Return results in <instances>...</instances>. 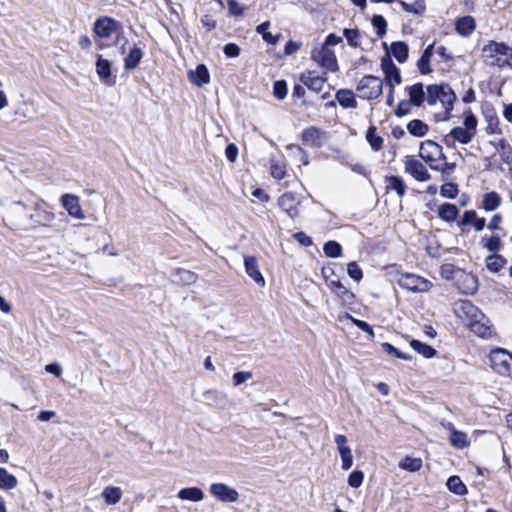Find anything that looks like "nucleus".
<instances>
[{
    "label": "nucleus",
    "mask_w": 512,
    "mask_h": 512,
    "mask_svg": "<svg viewBox=\"0 0 512 512\" xmlns=\"http://www.w3.org/2000/svg\"><path fill=\"white\" fill-rule=\"evenodd\" d=\"M336 100L339 105L344 109H355L357 108V101L355 99V94L350 89H340L336 92L335 95Z\"/></svg>",
    "instance_id": "26"
},
{
    "label": "nucleus",
    "mask_w": 512,
    "mask_h": 512,
    "mask_svg": "<svg viewBox=\"0 0 512 512\" xmlns=\"http://www.w3.org/2000/svg\"><path fill=\"white\" fill-rule=\"evenodd\" d=\"M324 140V132L315 126H310L302 132V141L307 146L314 148L321 147Z\"/></svg>",
    "instance_id": "19"
},
{
    "label": "nucleus",
    "mask_w": 512,
    "mask_h": 512,
    "mask_svg": "<svg viewBox=\"0 0 512 512\" xmlns=\"http://www.w3.org/2000/svg\"><path fill=\"white\" fill-rule=\"evenodd\" d=\"M475 28L476 22L472 16L467 15L456 20L455 30L461 36L467 37L471 35Z\"/></svg>",
    "instance_id": "25"
},
{
    "label": "nucleus",
    "mask_w": 512,
    "mask_h": 512,
    "mask_svg": "<svg viewBox=\"0 0 512 512\" xmlns=\"http://www.w3.org/2000/svg\"><path fill=\"white\" fill-rule=\"evenodd\" d=\"M122 25L110 17H102L94 23V32L101 39H109L116 34Z\"/></svg>",
    "instance_id": "12"
},
{
    "label": "nucleus",
    "mask_w": 512,
    "mask_h": 512,
    "mask_svg": "<svg viewBox=\"0 0 512 512\" xmlns=\"http://www.w3.org/2000/svg\"><path fill=\"white\" fill-rule=\"evenodd\" d=\"M382 349L385 353L392 355L396 358L403 359V360H410L411 356L401 353L397 348H395L393 345H391L388 342L382 343Z\"/></svg>",
    "instance_id": "54"
},
{
    "label": "nucleus",
    "mask_w": 512,
    "mask_h": 512,
    "mask_svg": "<svg viewBox=\"0 0 512 512\" xmlns=\"http://www.w3.org/2000/svg\"><path fill=\"white\" fill-rule=\"evenodd\" d=\"M286 174L285 166L279 163H272L271 164V175L278 180H281L284 178Z\"/></svg>",
    "instance_id": "61"
},
{
    "label": "nucleus",
    "mask_w": 512,
    "mask_h": 512,
    "mask_svg": "<svg viewBox=\"0 0 512 512\" xmlns=\"http://www.w3.org/2000/svg\"><path fill=\"white\" fill-rule=\"evenodd\" d=\"M300 80L310 90L320 92L322 91L327 79L325 76H320L314 71H307L301 75Z\"/></svg>",
    "instance_id": "21"
},
{
    "label": "nucleus",
    "mask_w": 512,
    "mask_h": 512,
    "mask_svg": "<svg viewBox=\"0 0 512 512\" xmlns=\"http://www.w3.org/2000/svg\"><path fill=\"white\" fill-rule=\"evenodd\" d=\"M412 103L409 100H401L395 110L397 117H403L410 113Z\"/></svg>",
    "instance_id": "60"
},
{
    "label": "nucleus",
    "mask_w": 512,
    "mask_h": 512,
    "mask_svg": "<svg viewBox=\"0 0 512 512\" xmlns=\"http://www.w3.org/2000/svg\"><path fill=\"white\" fill-rule=\"evenodd\" d=\"M456 95L453 90L445 84H433L427 87L426 102L433 106L441 103L446 112L453 108Z\"/></svg>",
    "instance_id": "4"
},
{
    "label": "nucleus",
    "mask_w": 512,
    "mask_h": 512,
    "mask_svg": "<svg viewBox=\"0 0 512 512\" xmlns=\"http://www.w3.org/2000/svg\"><path fill=\"white\" fill-rule=\"evenodd\" d=\"M177 497L183 501L200 502L204 499V492L198 487H187L179 490Z\"/></svg>",
    "instance_id": "32"
},
{
    "label": "nucleus",
    "mask_w": 512,
    "mask_h": 512,
    "mask_svg": "<svg viewBox=\"0 0 512 512\" xmlns=\"http://www.w3.org/2000/svg\"><path fill=\"white\" fill-rule=\"evenodd\" d=\"M481 244L490 252H497L501 247V239L498 235H492L490 237H482Z\"/></svg>",
    "instance_id": "48"
},
{
    "label": "nucleus",
    "mask_w": 512,
    "mask_h": 512,
    "mask_svg": "<svg viewBox=\"0 0 512 512\" xmlns=\"http://www.w3.org/2000/svg\"><path fill=\"white\" fill-rule=\"evenodd\" d=\"M454 312L477 336L481 338L492 336L493 329L490 320L471 301H458L455 303Z\"/></svg>",
    "instance_id": "1"
},
{
    "label": "nucleus",
    "mask_w": 512,
    "mask_h": 512,
    "mask_svg": "<svg viewBox=\"0 0 512 512\" xmlns=\"http://www.w3.org/2000/svg\"><path fill=\"white\" fill-rule=\"evenodd\" d=\"M446 486L450 492L456 495H464L467 493V488L465 484L458 476L449 477Z\"/></svg>",
    "instance_id": "42"
},
{
    "label": "nucleus",
    "mask_w": 512,
    "mask_h": 512,
    "mask_svg": "<svg viewBox=\"0 0 512 512\" xmlns=\"http://www.w3.org/2000/svg\"><path fill=\"white\" fill-rule=\"evenodd\" d=\"M30 219L36 224L49 226L54 220V214L49 211L43 201H41L40 203H36L35 213L30 215Z\"/></svg>",
    "instance_id": "22"
},
{
    "label": "nucleus",
    "mask_w": 512,
    "mask_h": 512,
    "mask_svg": "<svg viewBox=\"0 0 512 512\" xmlns=\"http://www.w3.org/2000/svg\"><path fill=\"white\" fill-rule=\"evenodd\" d=\"M229 13L233 16H242L244 13L243 7L236 0L227 1Z\"/></svg>",
    "instance_id": "62"
},
{
    "label": "nucleus",
    "mask_w": 512,
    "mask_h": 512,
    "mask_svg": "<svg viewBox=\"0 0 512 512\" xmlns=\"http://www.w3.org/2000/svg\"><path fill=\"white\" fill-rule=\"evenodd\" d=\"M464 281L467 283V287L464 290L465 293H474L477 290V279L473 275H465Z\"/></svg>",
    "instance_id": "64"
},
{
    "label": "nucleus",
    "mask_w": 512,
    "mask_h": 512,
    "mask_svg": "<svg viewBox=\"0 0 512 512\" xmlns=\"http://www.w3.org/2000/svg\"><path fill=\"white\" fill-rule=\"evenodd\" d=\"M322 273L331 291L344 303H351L354 298V294L349 291L340 280L330 279L325 268L322 270Z\"/></svg>",
    "instance_id": "13"
},
{
    "label": "nucleus",
    "mask_w": 512,
    "mask_h": 512,
    "mask_svg": "<svg viewBox=\"0 0 512 512\" xmlns=\"http://www.w3.org/2000/svg\"><path fill=\"white\" fill-rule=\"evenodd\" d=\"M501 204V197L498 193L492 191L484 194L482 208L486 211H494Z\"/></svg>",
    "instance_id": "38"
},
{
    "label": "nucleus",
    "mask_w": 512,
    "mask_h": 512,
    "mask_svg": "<svg viewBox=\"0 0 512 512\" xmlns=\"http://www.w3.org/2000/svg\"><path fill=\"white\" fill-rule=\"evenodd\" d=\"M381 69L388 88H395L402 82L400 69L393 63L389 55L381 59Z\"/></svg>",
    "instance_id": "9"
},
{
    "label": "nucleus",
    "mask_w": 512,
    "mask_h": 512,
    "mask_svg": "<svg viewBox=\"0 0 512 512\" xmlns=\"http://www.w3.org/2000/svg\"><path fill=\"white\" fill-rule=\"evenodd\" d=\"M204 397L209 405L215 407H222L227 399L225 394H222L216 390H207L204 393Z\"/></svg>",
    "instance_id": "41"
},
{
    "label": "nucleus",
    "mask_w": 512,
    "mask_h": 512,
    "mask_svg": "<svg viewBox=\"0 0 512 512\" xmlns=\"http://www.w3.org/2000/svg\"><path fill=\"white\" fill-rule=\"evenodd\" d=\"M447 428L450 430V443L458 449H463L469 446V440L465 432L456 430L452 424H448Z\"/></svg>",
    "instance_id": "30"
},
{
    "label": "nucleus",
    "mask_w": 512,
    "mask_h": 512,
    "mask_svg": "<svg viewBox=\"0 0 512 512\" xmlns=\"http://www.w3.org/2000/svg\"><path fill=\"white\" fill-rule=\"evenodd\" d=\"M356 90L360 98L375 100L383 93V81L379 77L366 75L359 80Z\"/></svg>",
    "instance_id": "6"
},
{
    "label": "nucleus",
    "mask_w": 512,
    "mask_h": 512,
    "mask_svg": "<svg viewBox=\"0 0 512 512\" xmlns=\"http://www.w3.org/2000/svg\"><path fill=\"white\" fill-rule=\"evenodd\" d=\"M391 55L400 63H404L408 58L409 48L403 41H396L391 44Z\"/></svg>",
    "instance_id": "33"
},
{
    "label": "nucleus",
    "mask_w": 512,
    "mask_h": 512,
    "mask_svg": "<svg viewBox=\"0 0 512 512\" xmlns=\"http://www.w3.org/2000/svg\"><path fill=\"white\" fill-rule=\"evenodd\" d=\"M372 25L376 29V33L379 37H383L386 34L387 22L382 15H374Z\"/></svg>",
    "instance_id": "52"
},
{
    "label": "nucleus",
    "mask_w": 512,
    "mask_h": 512,
    "mask_svg": "<svg viewBox=\"0 0 512 512\" xmlns=\"http://www.w3.org/2000/svg\"><path fill=\"white\" fill-rule=\"evenodd\" d=\"M299 204L300 200L293 192L284 193L278 200L279 207L292 219L298 216Z\"/></svg>",
    "instance_id": "14"
},
{
    "label": "nucleus",
    "mask_w": 512,
    "mask_h": 512,
    "mask_svg": "<svg viewBox=\"0 0 512 512\" xmlns=\"http://www.w3.org/2000/svg\"><path fill=\"white\" fill-rule=\"evenodd\" d=\"M288 93L287 83L284 80H278L273 85V96L279 100H283Z\"/></svg>",
    "instance_id": "53"
},
{
    "label": "nucleus",
    "mask_w": 512,
    "mask_h": 512,
    "mask_svg": "<svg viewBox=\"0 0 512 512\" xmlns=\"http://www.w3.org/2000/svg\"><path fill=\"white\" fill-rule=\"evenodd\" d=\"M477 118L471 112L464 116L463 126L454 127L445 137L444 142L447 146H453L457 141L461 144L470 143L476 135Z\"/></svg>",
    "instance_id": "3"
},
{
    "label": "nucleus",
    "mask_w": 512,
    "mask_h": 512,
    "mask_svg": "<svg viewBox=\"0 0 512 512\" xmlns=\"http://www.w3.org/2000/svg\"><path fill=\"white\" fill-rule=\"evenodd\" d=\"M343 35L346 38L348 44L352 47L360 46V32L358 29L346 28L343 31Z\"/></svg>",
    "instance_id": "51"
},
{
    "label": "nucleus",
    "mask_w": 512,
    "mask_h": 512,
    "mask_svg": "<svg viewBox=\"0 0 512 512\" xmlns=\"http://www.w3.org/2000/svg\"><path fill=\"white\" fill-rule=\"evenodd\" d=\"M464 225H473L477 231L484 229L486 221L484 218H478L475 211H465L462 217Z\"/></svg>",
    "instance_id": "36"
},
{
    "label": "nucleus",
    "mask_w": 512,
    "mask_h": 512,
    "mask_svg": "<svg viewBox=\"0 0 512 512\" xmlns=\"http://www.w3.org/2000/svg\"><path fill=\"white\" fill-rule=\"evenodd\" d=\"M410 346L414 351L422 355L424 358L430 359L436 355V350L432 346L422 343L418 340H411Z\"/></svg>",
    "instance_id": "39"
},
{
    "label": "nucleus",
    "mask_w": 512,
    "mask_h": 512,
    "mask_svg": "<svg viewBox=\"0 0 512 512\" xmlns=\"http://www.w3.org/2000/svg\"><path fill=\"white\" fill-rule=\"evenodd\" d=\"M177 276L179 280L186 285H191L197 280V275L186 269H178Z\"/></svg>",
    "instance_id": "55"
},
{
    "label": "nucleus",
    "mask_w": 512,
    "mask_h": 512,
    "mask_svg": "<svg viewBox=\"0 0 512 512\" xmlns=\"http://www.w3.org/2000/svg\"><path fill=\"white\" fill-rule=\"evenodd\" d=\"M459 210L456 205L444 203L438 209V216L446 222L454 221L458 216Z\"/></svg>",
    "instance_id": "34"
},
{
    "label": "nucleus",
    "mask_w": 512,
    "mask_h": 512,
    "mask_svg": "<svg viewBox=\"0 0 512 512\" xmlns=\"http://www.w3.org/2000/svg\"><path fill=\"white\" fill-rule=\"evenodd\" d=\"M422 467V460L420 458L406 457L399 463V468L409 472L419 471Z\"/></svg>",
    "instance_id": "47"
},
{
    "label": "nucleus",
    "mask_w": 512,
    "mask_h": 512,
    "mask_svg": "<svg viewBox=\"0 0 512 512\" xmlns=\"http://www.w3.org/2000/svg\"><path fill=\"white\" fill-rule=\"evenodd\" d=\"M61 203L70 216L79 220L85 218L84 212L79 203V198L77 196L72 194H64L61 197Z\"/></svg>",
    "instance_id": "17"
},
{
    "label": "nucleus",
    "mask_w": 512,
    "mask_h": 512,
    "mask_svg": "<svg viewBox=\"0 0 512 512\" xmlns=\"http://www.w3.org/2000/svg\"><path fill=\"white\" fill-rule=\"evenodd\" d=\"M386 189L395 191L399 197H403L407 190V185L400 176L392 175L385 178Z\"/></svg>",
    "instance_id": "29"
},
{
    "label": "nucleus",
    "mask_w": 512,
    "mask_h": 512,
    "mask_svg": "<svg viewBox=\"0 0 512 512\" xmlns=\"http://www.w3.org/2000/svg\"><path fill=\"white\" fill-rule=\"evenodd\" d=\"M252 377H253V375L249 371L236 372L232 376L233 386L237 387V386L245 383L246 381L252 379Z\"/></svg>",
    "instance_id": "58"
},
{
    "label": "nucleus",
    "mask_w": 512,
    "mask_h": 512,
    "mask_svg": "<svg viewBox=\"0 0 512 512\" xmlns=\"http://www.w3.org/2000/svg\"><path fill=\"white\" fill-rule=\"evenodd\" d=\"M492 370L502 376L512 379V354L505 349L496 348L489 354Z\"/></svg>",
    "instance_id": "5"
},
{
    "label": "nucleus",
    "mask_w": 512,
    "mask_h": 512,
    "mask_svg": "<svg viewBox=\"0 0 512 512\" xmlns=\"http://www.w3.org/2000/svg\"><path fill=\"white\" fill-rule=\"evenodd\" d=\"M396 281L400 287L412 292H427L432 287L429 280L411 273H399Z\"/></svg>",
    "instance_id": "8"
},
{
    "label": "nucleus",
    "mask_w": 512,
    "mask_h": 512,
    "mask_svg": "<svg viewBox=\"0 0 512 512\" xmlns=\"http://www.w3.org/2000/svg\"><path fill=\"white\" fill-rule=\"evenodd\" d=\"M188 78L194 85L201 87L209 83L210 74L207 67L204 64H200L195 70L189 71Z\"/></svg>",
    "instance_id": "24"
},
{
    "label": "nucleus",
    "mask_w": 512,
    "mask_h": 512,
    "mask_svg": "<svg viewBox=\"0 0 512 512\" xmlns=\"http://www.w3.org/2000/svg\"><path fill=\"white\" fill-rule=\"evenodd\" d=\"M269 27H270V22L266 21V22H263L262 24L258 25L256 27V31L258 34H261L263 40L266 43L275 45L277 43L280 35H272L270 32H268Z\"/></svg>",
    "instance_id": "45"
},
{
    "label": "nucleus",
    "mask_w": 512,
    "mask_h": 512,
    "mask_svg": "<svg viewBox=\"0 0 512 512\" xmlns=\"http://www.w3.org/2000/svg\"><path fill=\"white\" fill-rule=\"evenodd\" d=\"M364 480V474L360 470H354L348 476V484L353 488H358L362 485Z\"/></svg>",
    "instance_id": "57"
},
{
    "label": "nucleus",
    "mask_w": 512,
    "mask_h": 512,
    "mask_svg": "<svg viewBox=\"0 0 512 512\" xmlns=\"http://www.w3.org/2000/svg\"><path fill=\"white\" fill-rule=\"evenodd\" d=\"M96 72L100 80L108 86H112L115 83V78L111 73V63L101 55L97 56L96 61Z\"/></svg>",
    "instance_id": "20"
},
{
    "label": "nucleus",
    "mask_w": 512,
    "mask_h": 512,
    "mask_svg": "<svg viewBox=\"0 0 512 512\" xmlns=\"http://www.w3.org/2000/svg\"><path fill=\"white\" fill-rule=\"evenodd\" d=\"M419 156L431 169L438 168L437 163L445 160V154L443 153L442 147L432 140L421 142L419 147Z\"/></svg>",
    "instance_id": "7"
},
{
    "label": "nucleus",
    "mask_w": 512,
    "mask_h": 512,
    "mask_svg": "<svg viewBox=\"0 0 512 512\" xmlns=\"http://www.w3.org/2000/svg\"><path fill=\"white\" fill-rule=\"evenodd\" d=\"M244 266L246 274L254 280V282L260 287H264L266 282L265 279L260 272L259 264L254 256H245L244 257Z\"/></svg>",
    "instance_id": "18"
},
{
    "label": "nucleus",
    "mask_w": 512,
    "mask_h": 512,
    "mask_svg": "<svg viewBox=\"0 0 512 512\" xmlns=\"http://www.w3.org/2000/svg\"><path fill=\"white\" fill-rule=\"evenodd\" d=\"M335 443L341 457L343 470H349L353 465V456L349 446H347V438L344 435H336Z\"/></svg>",
    "instance_id": "16"
},
{
    "label": "nucleus",
    "mask_w": 512,
    "mask_h": 512,
    "mask_svg": "<svg viewBox=\"0 0 512 512\" xmlns=\"http://www.w3.org/2000/svg\"><path fill=\"white\" fill-rule=\"evenodd\" d=\"M210 493L222 502H236L238 500V492L223 483H214L210 486Z\"/></svg>",
    "instance_id": "15"
},
{
    "label": "nucleus",
    "mask_w": 512,
    "mask_h": 512,
    "mask_svg": "<svg viewBox=\"0 0 512 512\" xmlns=\"http://www.w3.org/2000/svg\"><path fill=\"white\" fill-rule=\"evenodd\" d=\"M441 196L449 199H454L458 194L457 185L453 183H445L441 186Z\"/></svg>",
    "instance_id": "56"
},
{
    "label": "nucleus",
    "mask_w": 512,
    "mask_h": 512,
    "mask_svg": "<svg viewBox=\"0 0 512 512\" xmlns=\"http://www.w3.org/2000/svg\"><path fill=\"white\" fill-rule=\"evenodd\" d=\"M347 273L349 277H351L353 280L357 282L360 281L363 277L362 270L356 262H350L347 265Z\"/></svg>",
    "instance_id": "59"
},
{
    "label": "nucleus",
    "mask_w": 512,
    "mask_h": 512,
    "mask_svg": "<svg viewBox=\"0 0 512 512\" xmlns=\"http://www.w3.org/2000/svg\"><path fill=\"white\" fill-rule=\"evenodd\" d=\"M101 496L106 505L112 506L121 501L123 491L120 487L109 485L103 489Z\"/></svg>",
    "instance_id": "27"
},
{
    "label": "nucleus",
    "mask_w": 512,
    "mask_h": 512,
    "mask_svg": "<svg viewBox=\"0 0 512 512\" xmlns=\"http://www.w3.org/2000/svg\"><path fill=\"white\" fill-rule=\"evenodd\" d=\"M223 52L227 57L234 58L239 56L240 48L235 43H228L224 46Z\"/></svg>",
    "instance_id": "63"
},
{
    "label": "nucleus",
    "mask_w": 512,
    "mask_h": 512,
    "mask_svg": "<svg viewBox=\"0 0 512 512\" xmlns=\"http://www.w3.org/2000/svg\"><path fill=\"white\" fill-rule=\"evenodd\" d=\"M404 170L407 174L419 182H426L431 178V175L429 174L426 166L421 161L415 159L412 156H407L405 158Z\"/></svg>",
    "instance_id": "11"
},
{
    "label": "nucleus",
    "mask_w": 512,
    "mask_h": 512,
    "mask_svg": "<svg viewBox=\"0 0 512 512\" xmlns=\"http://www.w3.org/2000/svg\"><path fill=\"white\" fill-rule=\"evenodd\" d=\"M405 90L412 105L419 107L424 103V101H426L427 93L425 94L424 86L422 83H416L414 85L407 86Z\"/></svg>",
    "instance_id": "23"
},
{
    "label": "nucleus",
    "mask_w": 512,
    "mask_h": 512,
    "mask_svg": "<svg viewBox=\"0 0 512 512\" xmlns=\"http://www.w3.org/2000/svg\"><path fill=\"white\" fill-rule=\"evenodd\" d=\"M18 485L17 478L8 473L5 468H0V489L11 490L16 488Z\"/></svg>",
    "instance_id": "40"
},
{
    "label": "nucleus",
    "mask_w": 512,
    "mask_h": 512,
    "mask_svg": "<svg viewBox=\"0 0 512 512\" xmlns=\"http://www.w3.org/2000/svg\"><path fill=\"white\" fill-rule=\"evenodd\" d=\"M435 50V43L430 44L417 62V67L422 75L431 73L430 60Z\"/></svg>",
    "instance_id": "31"
},
{
    "label": "nucleus",
    "mask_w": 512,
    "mask_h": 512,
    "mask_svg": "<svg viewBox=\"0 0 512 512\" xmlns=\"http://www.w3.org/2000/svg\"><path fill=\"white\" fill-rule=\"evenodd\" d=\"M486 120L488 122L486 127L487 134L492 135L501 133V129L499 127V119L494 112H492L491 114L487 113Z\"/></svg>",
    "instance_id": "50"
},
{
    "label": "nucleus",
    "mask_w": 512,
    "mask_h": 512,
    "mask_svg": "<svg viewBox=\"0 0 512 512\" xmlns=\"http://www.w3.org/2000/svg\"><path fill=\"white\" fill-rule=\"evenodd\" d=\"M143 57V51L137 45L129 49L128 54L124 57L125 70H132L139 66Z\"/></svg>",
    "instance_id": "28"
},
{
    "label": "nucleus",
    "mask_w": 512,
    "mask_h": 512,
    "mask_svg": "<svg viewBox=\"0 0 512 512\" xmlns=\"http://www.w3.org/2000/svg\"><path fill=\"white\" fill-rule=\"evenodd\" d=\"M312 59L321 67L335 72L338 70V63L334 51L326 46L312 51Z\"/></svg>",
    "instance_id": "10"
},
{
    "label": "nucleus",
    "mask_w": 512,
    "mask_h": 512,
    "mask_svg": "<svg viewBox=\"0 0 512 512\" xmlns=\"http://www.w3.org/2000/svg\"><path fill=\"white\" fill-rule=\"evenodd\" d=\"M376 127L370 126L366 132V139L374 151H379L383 145V138L376 134Z\"/></svg>",
    "instance_id": "46"
},
{
    "label": "nucleus",
    "mask_w": 512,
    "mask_h": 512,
    "mask_svg": "<svg viewBox=\"0 0 512 512\" xmlns=\"http://www.w3.org/2000/svg\"><path fill=\"white\" fill-rule=\"evenodd\" d=\"M398 3L403 11L413 15H421L426 10V4L424 0H415L412 3L399 0Z\"/></svg>",
    "instance_id": "35"
},
{
    "label": "nucleus",
    "mask_w": 512,
    "mask_h": 512,
    "mask_svg": "<svg viewBox=\"0 0 512 512\" xmlns=\"http://www.w3.org/2000/svg\"><path fill=\"white\" fill-rule=\"evenodd\" d=\"M505 264V258L498 254H493L486 258L487 269L494 273L499 272Z\"/></svg>",
    "instance_id": "43"
},
{
    "label": "nucleus",
    "mask_w": 512,
    "mask_h": 512,
    "mask_svg": "<svg viewBox=\"0 0 512 512\" xmlns=\"http://www.w3.org/2000/svg\"><path fill=\"white\" fill-rule=\"evenodd\" d=\"M484 62L498 68H512V48L505 43L490 41L482 49Z\"/></svg>",
    "instance_id": "2"
},
{
    "label": "nucleus",
    "mask_w": 512,
    "mask_h": 512,
    "mask_svg": "<svg viewBox=\"0 0 512 512\" xmlns=\"http://www.w3.org/2000/svg\"><path fill=\"white\" fill-rule=\"evenodd\" d=\"M323 251L327 257L338 258L342 254V247L336 241H328L324 244Z\"/></svg>",
    "instance_id": "49"
},
{
    "label": "nucleus",
    "mask_w": 512,
    "mask_h": 512,
    "mask_svg": "<svg viewBox=\"0 0 512 512\" xmlns=\"http://www.w3.org/2000/svg\"><path fill=\"white\" fill-rule=\"evenodd\" d=\"M286 149L291 152V156L296 162H300L303 165L309 164L308 154L300 146L290 144L286 147Z\"/></svg>",
    "instance_id": "44"
},
{
    "label": "nucleus",
    "mask_w": 512,
    "mask_h": 512,
    "mask_svg": "<svg viewBox=\"0 0 512 512\" xmlns=\"http://www.w3.org/2000/svg\"><path fill=\"white\" fill-rule=\"evenodd\" d=\"M407 130L412 136L424 137L429 131V126L422 120L413 119L407 124Z\"/></svg>",
    "instance_id": "37"
}]
</instances>
